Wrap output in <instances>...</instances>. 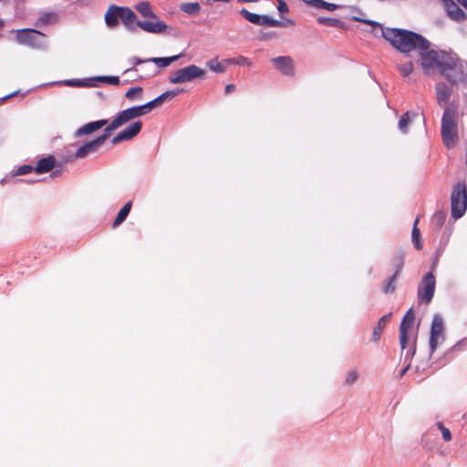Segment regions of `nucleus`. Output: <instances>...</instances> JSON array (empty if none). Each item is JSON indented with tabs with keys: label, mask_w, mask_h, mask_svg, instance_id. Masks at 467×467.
Masks as SVG:
<instances>
[{
	"label": "nucleus",
	"mask_w": 467,
	"mask_h": 467,
	"mask_svg": "<svg viewBox=\"0 0 467 467\" xmlns=\"http://www.w3.org/2000/svg\"><path fill=\"white\" fill-rule=\"evenodd\" d=\"M240 15L254 25L270 26L271 17L266 15L260 16L254 13H251L245 8L240 10Z\"/></svg>",
	"instance_id": "nucleus-15"
},
{
	"label": "nucleus",
	"mask_w": 467,
	"mask_h": 467,
	"mask_svg": "<svg viewBox=\"0 0 467 467\" xmlns=\"http://www.w3.org/2000/svg\"><path fill=\"white\" fill-rule=\"evenodd\" d=\"M405 262V253L403 251L398 252L392 258V265L395 267L394 274L400 275L403 269Z\"/></svg>",
	"instance_id": "nucleus-24"
},
{
	"label": "nucleus",
	"mask_w": 467,
	"mask_h": 467,
	"mask_svg": "<svg viewBox=\"0 0 467 467\" xmlns=\"http://www.w3.org/2000/svg\"><path fill=\"white\" fill-rule=\"evenodd\" d=\"M181 57H182V55L180 54V55L166 57H151V58H149V61L156 64L160 67H167L172 62L178 60Z\"/></svg>",
	"instance_id": "nucleus-23"
},
{
	"label": "nucleus",
	"mask_w": 467,
	"mask_h": 467,
	"mask_svg": "<svg viewBox=\"0 0 467 467\" xmlns=\"http://www.w3.org/2000/svg\"><path fill=\"white\" fill-rule=\"evenodd\" d=\"M397 67L402 77H408L414 70V64L412 61H407L404 64L397 65Z\"/></svg>",
	"instance_id": "nucleus-29"
},
{
	"label": "nucleus",
	"mask_w": 467,
	"mask_h": 467,
	"mask_svg": "<svg viewBox=\"0 0 467 467\" xmlns=\"http://www.w3.org/2000/svg\"><path fill=\"white\" fill-rule=\"evenodd\" d=\"M180 10L189 16H195L199 15V13L201 11V5L197 2L182 3L180 5Z\"/></svg>",
	"instance_id": "nucleus-22"
},
{
	"label": "nucleus",
	"mask_w": 467,
	"mask_h": 467,
	"mask_svg": "<svg viewBox=\"0 0 467 467\" xmlns=\"http://www.w3.org/2000/svg\"><path fill=\"white\" fill-rule=\"evenodd\" d=\"M60 174V171L57 170V171H54L51 174L52 177H56V176H58Z\"/></svg>",
	"instance_id": "nucleus-58"
},
{
	"label": "nucleus",
	"mask_w": 467,
	"mask_h": 467,
	"mask_svg": "<svg viewBox=\"0 0 467 467\" xmlns=\"http://www.w3.org/2000/svg\"><path fill=\"white\" fill-rule=\"evenodd\" d=\"M271 62L282 74L289 77L295 75V64L290 56L275 57L271 59Z\"/></svg>",
	"instance_id": "nucleus-13"
},
{
	"label": "nucleus",
	"mask_w": 467,
	"mask_h": 467,
	"mask_svg": "<svg viewBox=\"0 0 467 467\" xmlns=\"http://www.w3.org/2000/svg\"><path fill=\"white\" fill-rule=\"evenodd\" d=\"M152 102H153L154 108L160 107L164 103L161 100V99L160 98V96L157 97L156 99H152Z\"/></svg>",
	"instance_id": "nucleus-51"
},
{
	"label": "nucleus",
	"mask_w": 467,
	"mask_h": 467,
	"mask_svg": "<svg viewBox=\"0 0 467 467\" xmlns=\"http://www.w3.org/2000/svg\"><path fill=\"white\" fill-rule=\"evenodd\" d=\"M437 101L440 106H444L452 94V87L444 82H439L435 86Z\"/></svg>",
	"instance_id": "nucleus-14"
},
{
	"label": "nucleus",
	"mask_w": 467,
	"mask_h": 467,
	"mask_svg": "<svg viewBox=\"0 0 467 467\" xmlns=\"http://www.w3.org/2000/svg\"><path fill=\"white\" fill-rule=\"evenodd\" d=\"M391 317L392 313H389L379 319L378 324L373 330V341L378 342L379 340L382 331L384 330L387 323L390 320Z\"/></svg>",
	"instance_id": "nucleus-20"
},
{
	"label": "nucleus",
	"mask_w": 467,
	"mask_h": 467,
	"mask_svg": "<svg viewBox=\"0 0 467 467\" xmlns=\"http://www.w3.org/2000/svg\"><path fill=\"white\" fill-rule=\"evenodd\" d=\"M410 368V365H408L407 367H405L401 371H400V377H403L406 372L408 371V369Z\"/></svg>",
	"instance_id": "nucleus-53"
},
{
	"label": "nucleus",
	"mask_w": 467,
	"mask_h": 467,
	"mask_svg": "<svg viewBox=\"0 0 467 467\" xmlns=\"http://www.w3.org/2000/svg\"><path fill=\"white\" fill-rule=\"evenodd\" d=\"M451 216L454 219L461 218L467 208L466 184L458 182L453 186L451 195Z\"/></svg>",
	"instance_id": "nucleus-6"
},
{
	"label": "nucleus",
	"mask_w": 467,
	"mask_h": 467,
	"mask_svg": "<svg viewBox=\"0 0 467 467\" xmlns=\"http://www.w3.org/2000/svg\"><path fill=\"white\" fill-rule=\"evenodd\" d=\"M142 90L143 89H142L141 87H133V88H130L125 93V98L130 99V100H132V99H134L136 95L140 96L141 93H142Z\"/></svg>",
	"instance_id": "nucleus-40"
},
{
	"label": "nucleus",
	"mask_w": 467,
	"mask_h": 467,
	"mask_svg": "<svg viewBox=\"0 0 467 467\" xmlns=\"http://www.w3.org/2000/svg\"><path fill=\"white\" fill-rule=\"evenodd\" d=\"M351 19L353 21L360 22L366 25H369L373 26L374 28H379L381 30V36L382 37L387 40L392 47H393V41L392 36L397 31H408V29H402V28H394V27H385L383 25H381L379 22L369 20V19H364L358 16H352Z\"/></svg>",
	"instance_id": "nucleus-11"
},
{
	"label": "nucleus",
	"mask_w": 467,
	"mask_h": 467,
	"mask_svg": "<svg viewBox=\"0 0 467 467\" xmlns=\"http://www.w3.org/2000/svg\"><path fill=\"white\" fill-rule=\"evenodd\" d=\"M392 41L393 47L402 54L408 55L412 51L419 53L418 62L424 74L431 76L438 69L451 85L457 82L449 73L456 67V58L446 51L431 48V43L422 35L410 30L397 31Z\"/></svg>",
	"instance_id": "nucleus-1"
},
{
	"label": "nucleus",
	"mask_w": 467,
	"mask_h": 467,
	"mask_svg": "<svg viewBox=\"0 0 467 467\" xmlns=\"http://www.w3.org/2000/svg\"><path fill=\"white\" fill-rule=\"evenodd\" d=\"M56 165V159L53 155H48L47 157L40 159L36 167H34V171L36 173H47L54 169Z\"/></svg>",
	"instance_id": "nucleus-17"
},
{
	"label": "nucleus",
	"mask_w": 467,
	"mask_h": 467,
	"mask_svg": "<svg viewBox=\"0 0 467 467\" xmlns=\"http://www.w3.org/2000/svg\"><path fill=\"white\" fill-rule=\"evenodd\" d=\"M467 343V339L464 338V339H462L460 341H458L452 348H451V350H460L462 349Z\"/></svg>",
	"instance_id": "nucleus-49"
},
{
	"label": "nucleus",
	"mask_w": 467,
	"mask_h": 467,
	"mask_svg": "<svg viewBox=\"0 0 467 467\" xmlns=\"http://www.w3.org/2000/svg\"><path fill=\"white\" fill-rule=\"evenodd\" d=\"M446 219V213L443 212H437L434 213L432 217V223H434L438 228H441L444 223Z\"/></svg>",
	"instance_id": "nucleus-35"
},
{
	"label": "nucleus",
	"mask_w": 467,
	"mask_h": 467,
	"mask_svg": "<svg viewBox=\"0 0 467 467\" xmlns=\"http://www.w3.org/2000/svg\"><path fill=\"white\" fill-rule=\"evenodd\" d=\"M98 81H101L107 84L110 85H119V78L116 76H103V77H98L95 78Z\"/></svg>",
	"instance_id": "nucleus-38"
},
{
	"label": "nucleus",
	"mask_w": 467,
	"mask_h": 467,
	"mask_svg": "<svg viewBox=\"0 0 467 467\" xmlns=\"http://www.w3.org/2000/svg\"><path fill=\"white\" fill-rule=\"evenodd\" d=\"M444 322L443 318L439 315H434L431 326V333H430V349L431 352H434L437 348L438 339L440 337H444Z\"/></svg>",
	"instance_id": "nucleus-10"
},
{
	"label": "nucleus",
	"mask_w": 467,
	"mask_h": 467,
	"mask_svg": "<svg viewBox=\"0 0 467 467\" xmlns=\"http://www.w3.org/2000/svg\"><path fill=\"white\" fill-rule=\"evenodd\" d=\"M179 90H168L162 94L160 95V98L163 102L167 100H171L173 98H175L179 94Z\"/></svg>",
	"instance_id": "nucleus-44"
},
{
	"label": "nucleus",
	"mask_w": 467,
	"mask_h": 467,
	"mask_svg": "<svg viewBox=\"0 0 467 467\" xmlns=\"http://www.w3.org/2000/svg\"><path fill=\"white\" fill-rule=\"evenodd\" d=\"M17 93H18L17 91L13 92V93H11V94H9V95H7V96L4 97L2 99H3V100H6V99H10V98H12V97L16 96Z\"/></svg>",
	"instance_id": "nucleus-54"
},
{
	"label": "nucleus",
	"mask_w": 467,
	"mask_h": 467,
	"mask_svg": "<svg viewBox=\"0 0 467 467\" xmlns=\"http://www.w3.org/2000/svg\"><path fill=\"white\" fill-rule=\"evenodd\" d=\"M353 9L357 10L358 13H361V10L358 7H352Z\"/></svg>",
	"instance_id": "nucleus-61"
},
{
	"label": "nucleus",
	"mask_w": 467,
	"mask_h": 467,
	"mask_svg": "<svg viewBox=\"0 0 467 467\" xmlns=\"http://www.w3.org/2000/svg\"><path fill=\"white\" fill-rule=\"evenodd\" d=\"M5 179L1 180V184H5Z\"/></svg>",
	"instance_id": "nucleus-62"
},
{
	"label": "nucleus",
	"mask_w": 467,
	"mask_h": 467,
	"mask_svg": "<svg viewBox=\"0 0 467 467\" xmlns=\"http://www.w3.org/2000/svg\"><path fill=\"white\" fill-rule=\"evenodd\" d=\"M119 128V126L113 119L103 130V133L96 138L97 140H100L101 146L105 143L107 139L111 135V132Z\"/></svg>",
	"instance_id": "nucleus-26"
},
{
	"label": "nucleus",
	"mask_w": 467,
	"mask_h": 467,
	"mask_svg": "<svg viewBox=\"0 0 467 467\" xmlns=\"http://www.w3.org/2000/svg\"><path fill=\"white\" fill-rule=\"evenodd\" d=\"M15 39L19 45L27 46L33 49H44L47 47L46 35L36 29L23 28L13 30Z\"/></svg>",
	"instance_id": "nucleus-5"
},
{
	"label": "nucleus",
	"mask_w": 467,
	"mask_h": 467,
	"mask_svg": "<svg viewBox=\"0 0 467 467\" xmlns=\"http://www.w3.org/2000/svg\"><path fill=\"white\" fill-rule=\"evenodd\" d=\"M276 1L278 2L277 9L281 14L288 12V6L284 0H276Z\"/></svg>",
	"instance_id": "nucleus-47"
},
{
	"label": "nucleus",
	"mask_w": 467,
	"mask_h": 467,
	"mask_svg": "<svg viewBox=\"0 0 467 467\" xmlns=\"http://www.w3.org/2000/svg\"><path fill=\"white\" fill-rule=\"evenodd\" d=\"M107 123H108L107 119H100V120L87 123L84 126H82L81 128H79L76 131L75 135H76V137H81L83 135L90 134V133L101 129Z\"/></svg>",
	"instance_id": "nucleus-18"
},
{
	"label": "nucleus",
	"mask_w": 467,
	"mask_h": 467,
	"mask_svg": "<svg viewBox=\"0 0 467 467\" xmlns=\"http://www.w3.org/2000/svg\"><path fill=\"white\" fill-rule=\"evenodd\" d=\"M302 1L309 5L316 7V5L317 4L318 0H302Z\"/></svg>",
	"instance_id": "nucleus-52"
},
{
	"label": "nucleus",
	"mask_w": 467,
	"mask_h": 467,
	"mask_svg": "<svg viewBox=\"0 0 467 467\" xmlns=\"http://www.w3.org/2000/svg\"><path fill=\"white\" fill-rule=\"evenodd\" d=\"M227 65L228 64L224 63L223 60L222 62H218L216 60H210L207 62L209 68L217 73H223Z\"/></svg>",
	"instance_id": "nucleus-30"
},
{
	"label": "nucleus",
	"mask_w": 467,
	"mask_h": 467,
	"mask_svg": "<svg viewBox=\"0 0 467 467\" xmlns=\"http://www.w3.org/2000/svg\"><path fill=\"white\" fill-rule=\"evenodd\" d=\"M5 0H0V2H5Z\"/></svg>",
	"instance_id": "nucleus-64"
},
{
	"label": "nucleus",
	"mask_w": 467,
	"mask_h": 467,
	"mask_svg": "<svg viewBox=\"0 0 467 467\" xmlns=\"http://www.w3.org/2000/svg\"><path fill=\"white\" fill-rule=\"evenodd\" d=\"M142 129V122L140 120L135 121L126 127L123 130L119 132L111 140L113 145L119 144L121 141L130 140L136 137Z\"/></svg>",
	"instance_id": "nucleus-12"
},
{
	"label": "nucleus",
	"mask_w": 467,
	"mask_h": 467,
	"mask_svg": "<svg viewBox=\"0 0 467 467\" xmlns=\"http://www.w3.org/2000/svg\"><path fill=\"white\" fill-rule=\"evenodd\" d=\"M4 26H5V22L0 19V31L4 28Z\"/></svg>",
	"instance_id": "nucleus-59"
},
{
	"label": "nucleus",
	"mask_w": 467,
	"mask_h": 467,
	"mask_svg": "<svg viewBox=\"0 0 467 467\" xmlns=\"http://www.w3.org/2000/svg\"><path fill=\"white\" fill-rule=\"evenodd\" d=\"M119 20L130 32L136 31L137 16L130 7L111 5L105 14V22L109 27H116Z\"/></svg>",
	"instance_id": "nucleus-3"
},
{
	"label": "nucleus",
	"mask_w": 467,
	"mask_h": 467,
	"mask_svg": "<svg viewBox=\"0 0 467 467\" xmlns=\"http://www.w3.org/2000/svg\"><path fill=\"white\" fill-rule=\"evenodd\" d=\"M418 223H419V218H417L414 222L412 233H411V240L414 244V247L417 250H421L422 249V241L420 240V229L417 226Z\"/></svg>",
	"instance_id": "nucleus-25"
},
{
	"label": "nucleus",
	"mask_w": 467,
	"mask_h": 467,
	"mask_svg": "<svg viewBox=\"0 0 467 467\" xmlns=\"http://www.w3.org/2000/svg\"><path fill=\"white\" fill-rule=\"evenodd\" d=\"M415 349H416V338L414 339V342H413V350H412V354H414Z\"/></svg>",
	"instance_id": "nucleus-60"
},
{
	"label": "nucleus",
	"mask_w": 467,
	"mask_h": 467,
	"mask_svg": "<svg viewBox=\"0 0 467 467\" xmlns=\"http://www.w3.org/2000/svg\"><path fill=\"white\" fill-rule=\"evenodd\" d=\"M358 371L355 369L350 370L347 374L345 384L350 386V385L354 384L358 380Z\"/></svg>",
	"instance_id": "nucleus-41"
},
{
	"label": "nucleus",
	"mask_w": 467,
	"mask_h": 467,
	"mask_svg": "<svg viewBox=\"0 0 467 467\" xmlns=\"http://www.w3.org/2000/svg\"><path fill=\"white\" fill-rule=\"evenodd\" d=\"M339 6L336 4L328 3L324 0H318L317 4L316 5V8L318 9H326L328 11H334L337 9Z\"/></svg>",
	"instance_id": "nucleus-36"
},
{
	"label": "nucleus",
	"mask_w": 467,
	"mask_h": 467,
	"mask_svg": "<svg viewBox=\"0 0 467 467\" xmlns=\"http://www.w3.org/2000/svg\"><path fill=\"white\" fill-rule=\"evenodd\" d=\"M130 111L129 110V109H124V110L119 112L116 115V117L114 118V120L119 127L134 119L133 116L131 115V113H130Z\"/></svg>",
	"instance_id": "nucleus-27"
},
{
	"label": "nucleus",
	"mask_w": 467,
	"mask_h": 467,
	"mask_svg": "<svg viewBox=\"0 0 467 467\" xmlns=\"http://www.w3.org/2000/svg\"><path fill=\"white\" fill-rule=\"evenodd\" d=\"M271 36H272V35L268 34V35H265V36H263L260 39H261V40H267V39H269Z\"/></svg>",
	"instance_id": "nucleus-57"
},
{
	"label": "nucleus",
	"mask_w": 467,
	"mask_h": 467,
	"mask_svg": "<svg viewBox=\"0 0 467 467\" xmlns=\"http://www.w3.org/2000/svg\"><path fill=\"white\" fill-rule=\"evenodd\" d=\"M295 26V21L290 19V18H286L283 21H280V20H276V19H274L271 17V21H270V26H273V27H288V26Z\"/></svg>",
	"instance_id": "nucleus-34"
},
{
	"label": "nucleus",
	"mask_w": 467,
	"mask_h": 467,
	"mask_svg": "<svg viewBox=\"0 0 467 467\" xmlns=\"http://www.w3.org/2000/svg\"><path fill=\"white\" fill-rule=\"evenodd\" d=\"M415 321V313L410 308L403 317L400 325V343L401 349L407 348L409 342V331L412 328Z\"/></svg>",
	"instance_id": "nucleus-9"
},
{
	"label": "nucleus",
	"mask_w": 467,
	"mask_h": 467,
	"mask_svg": "<svg viewBox=\"0 0 467 467\" xmlns=\"http://www.w3.org/2000/svg\"><path fill=\"white\" fill-rule=\"evenodd\" d=\"M130 61L132 62L133 67H131L130 68H128L127 70H125V72H128V71H136V70H137V69H136V67H137L138 65H140V64H143V63H148V62H150V61H149V58H148V59H141V58H140V57H132V58L130 59Z\"/></svg>",
	"instance_id": "nucleus-45"
},
{
	"label": "nucleus",
	"mask_w": 467,
	"mask_h": 467,
	"mask_svg": "<svg viewBox=\"0 0 467 467\" xmlns=\"http://www.w3.org/2000/svg\"><path fill=\"white\" fill-rule=\"evenodd\" d=\"M66 85L70 87H88L93 86L92 84L87 83L81 79H69L65 81Z\"/></svg>",
	"instance_id": "nucleus-43"
},
{
	"label": "nucleus",
	"mask_w": 467,
	"mask_h": 467,
	"mask_svg": "<svg viewBox=\"0 0 467 467\" xmlns=\"http://www.w3.org/2000/svg\"><path fill=\"white\" fill-rule=\"evenodd\" d=\"M446 12L448 16L454 21L462 22L466 19L465 13L454 2L446 7Z\"/></svg>",
	"instance_id": "nucleus-19"
},
{
	"label": "nucleus",
	"mask_w": 467,
	"mask_h": 467,
	"mask_svg": "<svg viewBox=\"0 0 467 467\" xmlns=\"http://www.w3.org/2000/svg\"><path fill=\"white\" fill-rule=\"evenodd\" d=\"M141 108L142 110L144 111V114H147L148 112L155 109L152 100L145 103L144 105H141Z\"/></svg>",
	"instance_id": "nucleus-48"
},
{
	"label": "nucleus",
	"mask_w": 467,
	"mask_h": 467,
	"mask_svg": "<svg viewBox=\"0 0 467 467\" xmlns=\"http://www.w3.org/2000/svg\"><path fill=\"white\" fill-rule=\"evenodd\" d=\"M53 17L54 18L56 17V15L54 13L45 14L42 16L39 17V19L36 23V26H40L42 25H47V24L51 22V18H53Z\"/></svg>",
	"instance_id": "nucleus-42"
},
{
	"label": "nucleus",
	"mask_w": 467,
	"mask_h": 467,
	"mask_svg": "<svg viewBox=\"0 0 467 467\" xmlns=\"http://www.w3.org/2000/svg\"><path fill=\"white\" fill-rule=\"evenodd\" d=\"M223 62L226 64H237L240 66H251V61L244 56H239L237 57H233V58H227V59H224Z\"/></svg>",
	"instance_id": "nucleus-32"
},
{
	"label": "nucleus",
	"mask_w": 467,
	"mask_h": 467,
	"mask_svg": "<svg viewBox=\"0 0 467 467\" xmlns=\"http://www.w3.org/2000/svg\"><path fill=\"white\" fill-rule=\"evenodd\" d=\"M17 3H22L24 2L25 0H16Z\"/></svg>",
	"instance_id": "nucleus-63"
},
{
	"label": "nucleus",
	"mask_w": 467,
	"mask_h": 467,
	"mask_svg": "<svg viewBox=\"0 0 467 467\" xmlns=\"http://www.w3.org/2000/svg\"><path fill=\"white\" fill-rule=\"evenodd\" d=\"M445 5V7H447L450 4H451V2H453V0H441Z\"/></svg>",
	"instance_id": "nucleus-56"
},
{
	"label": "nucleus",
	"mask_w": 467,
	"mask_h": 467,
	"mask_svg": "<svg viewBox=\"0 0 467 467\" xmlns=\"http://www.w3.org/2000/svg\"><path fill=\"white\" fill-rule=\"evenodd\" d=\"M436 426L438 429L441 431L442 438L446 441H450L452 439L451 431L444 426V424L441 421H439L436 423Z\"/></svg>",
	"instance_id": "nucleus-37"
},
{
	"label": "nucleus",
	"mask_w": 467,
	"mask_h": 467,
	"mask_svg": "<svg viewBox=\"0 0 467 467\" xmlns=\"http://www.w3.org/2000/svg\"><path fill=\"white\" fill-rule=\"evenodd\" d=\"M435 276L431 272L425 274L418 286V301L429 305L434 296Z\"/></svg>",
	"instance_id": "nucleus-8"
},
{
	"label": "nucleus",
	"mask_w": 467,
	"mask_h": 467,
	"mask_svg": "<svg viewBox=\"0 0 467 467\" xmlns=\"http://www.w3.org/2000/svg\"><path fill=\"white\" fill-rule=\"evenodd\" d=\"M132 202L129 201L118 213L115 220L112 223V228H117L119 224H121L129 215L131 210Z\"/></svg>",
	"instance_id": "nucleus-21"
},
{
	"label": "nucleus",
	"mask_w": 467,
	"mask_h": 467,
	"mask_svg": "<svg viewBox=\"0 0 467 467\" xmlns=\"http://www.w3.org/2000/svg\"><path fill=\"white\" fill-rule=\"evenodd\" d=\"M235 90V86L234 84H228L225 87V94H230Z\"/></svg>",
	"instance_id": "nucleus-50"
},
{
	"label": "nucleus",
	"mask_w": 467,
	"mask_h": 467,
	"mask_svg": "<svg viewBox=\"0 0 467 467\" xmlns=\"http://www.w3.org/2000/svg\"><path fill=\"white\" fill-rule=\"evenodd\" d=\"M317 22L320 25L332 26V27H343L344 26L343 21H341L340 19H337V18L320 16L317 18Z\"/></svg>",
	"instance_id": "nucleus-28"
},
{
	"label": "nucleus",
	"mask_w": 467,
	"mask_h": 467,
	"mask_svg": "<svg viewBox=\"0 0 467 467\" xmlns=\"http://www.w3.org/2000/svg\"><path fill=\"white\" fill-rule=\"evenodd\" d=\"M206 71L196 65H189L185 67L180 68L169 77V81L171 84H180L191 82L194 79H204Z\"/></svg>",
	"instance_id": "nucleus-7"
},
{
	"label": "nucleus",
	"mask_w": 467,
	"mask_h": 467,
	"mask_svg": "<svg viewBox=\"0 0 467 467\" xmlns=\"http://www.w3.org/2000/svg\"><path fill=\"white\" fill-rule=\"evenodd\" d=\"M410 122V113H409V111H407L404 114H402V116L400 117V119L399 121V129L402 133L405 134L408 132V128H409Z\"/></svg>",
	"instance_id": "nucleus-33"
},
{
	"label": "nucleus",
	"mask_w": 467,
	"mask_h": 467,
	"mask_svg": "<svg viewBox=\"0 0 467 467\" xmlns=\"http://www.w3.org/2000/svg\"><path fill=\"white\" fill-rule=\"evenodd\" d=\"M398 277V275L393 274L389 279L387 280L386 284L383 286V292L385 294L394 293L396 290L395 281Z\"/></svg>",
	"instance_id": "nucleus-31"
},
{
	"label": "nucleus",
	"mask_w": 467,
	"mask_h": 467,
	"mask_svg": "<svg viewBox=\"0 0 467 467\" xmlns=\"http://www.w3.org/2000/svg\"><path fill=\"white\" fill-rule=\"evenodd\" d=\"M134 8L142 17L149 18V20L143 21L137 19L138 27L143 31L152 34H161L168 28L165 22L160 20L157 15L152 11L149 2H139L135 5Z\"/></svg>",
	"instance_id": "nucleus-2"
},
{
	"label": "nucleus",
	"mask_w": 467,
	"mask_h": 467,
	"mask_svg": "<svg viewBox=\"0 0 467 467\" xmlns=\"http://www.w3.org/2000/svg\"><path fill=\"white\" fill-rule=\"evenodd\" d=\"M129 110L130 111V113H131L134 119L145 115L141 106H134L129 108Z\"/></svg>",
	"instance_id": "nucleus-46"
},
{
	"label": "nucleus",
	"mask_w": 467,
	"mask_h": 467,
	"mask_svg": "<svg viewBox=\"0 0 467 467\" xmlns=\"http://www.w3.org/2000/svg\"><path fill=\"white\" fill-rule=\"evenodd\" d=\"M100 140H93L91 141H88L78 148V150L76 151L74 157L75 159H81L85 158L88 153L95 152L98 150V149L101 146L99 143Z\"/></svg>",
	"instance_id": "nucleus-16"
},
{
	"label": "nucleus",
	"mask_w": 467,
	"mask_h": 467,
	"mask_svg": "<svg viewBox=\"0 0 467 467\" xmlns=\"http://www.w3.org/2000/svg\"><path fill=\"white\" fill-rule=\"evenodd\" d=\"M456 118V109L451 106L446 107L441 118V132L447 148L455 146L458 141Z\"/></svg>",
	"instance_id": "nucleus-4"
},
{
	"label": "nucleus",
	"mask_w": 467,
	"mask_h": 467,
	"mask_svg": "<svg viewBox=\"0 0 467 467\" xmlns=\"http://www.w3.org/2000/svg\"><path fill=\"white\" fill-rule=\"evenodd\" d=\"M34 169L35 168L33 166L25 164V165L18 167V169L13 172L12 176L25 175V174H27V173H30L31 171H33Z\"/></svg>",
	"instance_id": "nucleus-39"
},
{
	"label": "nucleus",
	"mask_w": 467,
	"mask_h": 467,
	"mask_svg": "<svg viewBox=\"0 0 467 467\" xmlns=\"http://www.w3.org/2000/svg\"><path fill=\"white\" fill-rule=\"evenodd\" d=\"M464 8L467 9V0H457Z\"/></svg>",
	"instance_id": "nucleus-55"
}]
</instances>
